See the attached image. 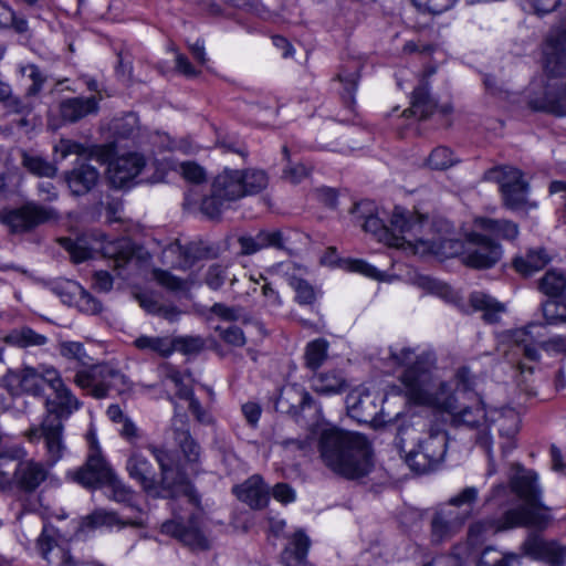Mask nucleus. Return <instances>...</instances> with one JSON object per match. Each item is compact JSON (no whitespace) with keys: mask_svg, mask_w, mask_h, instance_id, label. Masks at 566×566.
Returning <instances> with one entry per match:
<instances>
[{"mask_svg":"<svg viewBox=\"0 0 566 566\" xmlns=\"http://www.w3.org/2000/svg\"><path fill=\"white\" fill-rule=\"evenodd\" d=\"M205 254L203 249L197 243L186 247L178 242L171 243L163 250V263L170 269L188 270L195 265Z\"/></svg>","mask_w":566,"mask_h":566,"instance_id":"27","label":"nucleus"},{"mask_svg":"<svg viewBox=\"0 0 566 566\" xmlns=\"http://www.w3.org/2000/svg\"><path fill=\"white\" fill-rule=\"evenodd\" d=\"M500 436L507 441L502 444L503 453L510 452L514 447V437L520 430V416L513 409H507L497 419Z\"/></svg>","mask_w":566,"mask_h":566,"instance_id":"50","label":"nucleus"},{"mask_svg":"<svg viewBox=\"0 0 566 566\" xmlns=\"http://www.w3.org/2000/svg\"><path fill=\"white\" fill-rule=\"evenodd\" d=\"M84 524L91 527H99V526H114L118 525L120 527L124 526H133V527H144L146 526V522L144 517H127V520L123 521L118 516L116 512L113 511H104L97 510L92 514L87 515L84 520Z\"/></svg>","mask_w":566,"mask_h":566,"instance_id":"43","label":"nucleus"},{"mask_svg":"<svg viewBox=\"0 0 566 566\" xmlns=\"http://www.w3.org/2000/svg\"><path fill=\"white\" fill-rule=\"evenodd\" d=\"M179 168L182 177L187 181L192 184H201L206 181L207 174L198 164L193 161H185L180 164Z\"/></svg>","mask_w":566,"mask_h":566,"instance_id":"63","label":"nucleus"},{"mask_svg":"<svg viewBox=\"0 0 566 566\" xmlns=\"http://www.w3.org/2000/svg\"><path fill=\"white\" fill-rule=\"evenodd\" d=\"M224 281L237 283L239 279L229 266L221 263L210 264L206 274V283H222Z\"/></svg>","mask_w":566,"mask_h":566,"instance_id":"59","label":"nucleus"},{"mask_svg":"<svg viewBox=\"0 0 566 566\" xmlns=\"http://www.w3.org/2000/svg\"><path fill=\"white\" fill-rule=\"evenodd\" d=\"M22 166L32 175L38 177L52 178L56 175L57 168L43 157L27 151L22 153Z\"/></svg>","mask_w":566,"mask_h":566,"instance_id":"54","label":"nucleus"},{"mask_svg":"<svg viewBox=\"0 0 566 566\" xmlns=\"http://www.w3.org/2000/svg\"><path fill=\"white\" fill-rule=\"evenodd\" d=\"M475 228L484 231V235H488L491 239L501 238L505 240H513L518 234L517 224L509 220L479 218L475 220Z\"/></svg>","mask_w":566,"mask_h":566,"instance_id":"45","label":"nucleus"},{"mask_svg":"<svg viewBox=\"0 0 566 566\" xmlns=\"http://www.w3.org/2000/svg\"><path fill=\"white\" fill-rule=\"evenodd\" d=\"M51 291L64 304L75 306L83 313L96 314L101 311L99 301L83 285H51Z\"/></svg>","mask_w":566,"mask_h":566,"instance_id":"25","label":"nucleus"},{"mask_svg":"<svg viewBox=\"0 0 566 566\" xmlns=\"http://www.w3.org/2000/svg\"><path fill=\"white\" fill-rule=\"evenodd\" d=\"M416 430L411 427L400 428L395 442L400 451L406 452V463L420 474L429 473L437 469L444 460L448 446V434L443 428L433 424L418 439L415 448L408 452L405 450L406 438L413 434Z\"/></svg>","mask_w":566,"mask_h":566,"instance_id":"9","label":"nucleus"},{"mask_svg":"<svg viewBox=\"0 0 566 566\" xmlns=\"http://www.w3.org/2000/svg\"><path fill=\"white\" fill-rule=\"evenodd\" d=\"M65 178L72 193L83 196L97 185L99 171L86 160L78 159L74 168L66 174Z\"/></svg>","mask_w":566,"mask_h":566,"instance_id":"32","label":"nucleus"},{"mask_svg":"<svg viewBox=\"0 0 566 566\" xmlns=\"http://www.w3.org/2000/svg\"><path fill=\"white\" fill-rule=\"evenodd\" d=\"M347 387L345 377L336 370L318 373L312 378V388L324 396L342 394Z\"/></svg>","mask_w":566,"mask_h":566,"instance_id":"44","label":"nucleus"},{"mask_svg":"<svg viewBox=\"0 0 566 566\" xmlns=\"http://www.w3.org/2000/svg\"><path fill=\"white\" fill-rule=\"evenodd\" d=\"M427 287L426 292L436 294L443 298L446 302L455 305L462 312H469L472 307L474 311H482L483 318L488 323H497L500 315L506 311L504 303L499 302L494 297L484 293H473L470 296V305H468L462 295L454 291L451 285H422Z\"/></svg>","mask_w":566,"mask_h":566,"instance_id":"13","label":"nucleus"},{"mask_svg":"<svg viewBox=\"0 0 566 566\" xmlns=\"http://www.w3.org/2000/svg\"><path fill=\"white\" fill-rule=\"evenodd\" d=\"M107 488V496L117 503L125 504L132 512L133 517H144V512L138 503L134 491L125 485L116 475L104 484Z\"/></svg>","mask_w":566,"mask_h":566,"instance_id":"40","label":"nucleus"},{"mask_svg":"<svg viewBox=\"0 0 566 566\" xmlns=\"http://www.w3.org/2000/svg\"><path fill=\"white\" fill-rule=\"evenodd\" d=\"M310 546V537L303 531L295 532L292 536L289 546H286L282 553V560L284 565L314 566L307 560Z\"/></svg>","mask_w":566,"mask_h":566,"instance_id":"39","label":"nucleus"},{"mask_svg":"<svg viewBox=\"0 0 566 566\" xmlns=\"http://www.w3.org/2000/svg\"><path fill=\"white\" fill-rule=\"evenodd\" d=\"M148 450L154 455L160 469V485L165 490H172L175 486L182 484L184 476L180 472L175 468L174 460L171 453L156 446H148Z\"/></svg>","mask_w":566,"mask_h":566,"instance_id":"37","label":"nucleus"},{"mask_svg":"<svg viewBox=\"0 0 566 566\" xmlns=\"http://www.w3.org/2000/svg\"><path fill=\"white\" fill-rule=\"evenodd\" d=\"M549 261V256L544 249H530L524 255H516L513 261L514 270L526 279L541 271Z\"/></svg>","mask_w":566,"mask_h":566,"instance_id":"41","label":"nucleus"},{"mask_svg":"<svg viewBox=\"0 0 566 566\" xmlns=\"http://www.w3.org/2000/svg\"><path fill=\"white\" fill-rule=\"evenodd\" d=\"M3 105L9 113L29 115L38 103L34 99H29L25 95L23 98L13 96L12 92L9 97L3 99Z\"/></svg>","mask_w":566,"mask_h":566,"instance_id":"60","label":"nucleus"},{"mask_svg":"<svg viewBox=\"0 0 566 566\" xmlns=\"http://www.w3.org/2000/svg\"><path fill=\"white\" fill-rule=\"evenodd\" d=\"M505 526L509 530L522 526L544 530L549 525L552 516L539 499L538 504L524 503V505L505 511Z\"/></svg>","mask_w":566,"mask_h":566,"instance_id":"20","label":"nucleus"},{"mask_svg":"<svg viewBox=\"0 0 566 566\" xmlns=\"http://www.w3.org/2000/svg\"><path fill=\"white\" fill-rule=\"evenodd\" d=\"M516 472L510 478L512 491L525 504H538L542 496V490L538 484V475L532 470H525L516 464Z\"/></svg>","mask_w":566,"mask_h":566,"instance_id":"30","label":"nucleus"},{"mask_svg":"<svg viewBox=\"0 0 566 566\" xmlns=\"http://www.w3.org/2000/svg\"><path fill=\"white\" fill-rule=\"evenodd\" d=\"M126 470L129 476L142 484L146 491L156 486V472L151 462L138 450L127 459Z\"/></svg>","mask_w":566,"mask_h":566,"instance_id":"35","label":"nucleus"},{"mask_svg":"<svg viewBox=\"0 0 566 566\" xmlns=\"http://www.w3.org/2000/svg\"><path fill=\"white\" fill-rule=\"evenodd\" d=\"M505 512L499 518H485L472 523L468 531V539L472 545L480 544L489 534L507 531Z\"/></svg>","mask_w":566,"mask_h":566,"instance_id":"47","label":"nucleus"},{"mask_svg":"<svg viewBox=\"0 0 566 566\" xmlns=\"http://www.w3.org/2000/svg\"><path fill=\"white\" fill-rule=\"evenodd\" d=\"M458 161L459 159L450 148L439 146L430 153L427 159V165L429 168L434 170H446L454 166Z\"/></svg>","mask_w":566,"mask_h":566,"instance_id":"55","label":"nucleus"},{"mask_svg":"<svg viewBox=\"0 0 566 566\" xmlns=\"http://www.w3.org/2000/svg\"><path fill=\"white\" fill-rule=\"evenodd\" d=\"M321 264L338 266L348 272L359 273L373 281L385 282L392 280L391 275L378 270L376 266L361 259H340L334 247H331L325 251L321 258Z\"/></svg>","mask_w":566,"mask_h":566,"instance_id":"23","label":"nucleus"},{"mask_svg":"<svg viewBox=\"0 0 566 566\" xmlns=\"http://www.w3.org/2000/svg\"><path fill=\"white\" fill-rule=\"evenodd\" d=\"M313 403L314 400L308 391L300 385L292 384L281 389L275 401V408L282 413H287L296 418Z\"/></svg>","mask_w":566,"mask_h":566,"instance_id":"26","label":"nucleus"},{"mask_svg":"<svg viewBox=\"0 0 566 566\" xmlns=\"http://www.w3.org/2000/svg\"><path fill=\"white\" fill-rule=\"evenodd\" d=\"M241 253L250 255L265 248L283 249L284 238L280 230L265 231L262 230L256 235H242L238 239Z\"/></svg>","mask_w":566,"mask_h":566,"instance_id":"36","label":"nucleus"},{"mask_svg":"<svg viewBox=\"0 0 566 566\" xmlns=\"http://www.w3.org/2000/svg\"><path fill=\"white\" fill-rule=\"evenodd\" d=\"M538 287L547 296L542 304L546 323L549 325L566 323V285H538Z\"/></svg>","mask_w":566,"mask_h":566,"instance_id":"29","label":"nucleus"},{"mask_svg":"<svg viewBox=\"0 0 566 566\" xmlns=\"http://www.w3.org/2000/svg\"><path fill=\"white\" fill-rule=\"evenodd\" d=\"M479 493L478 488L465 486L436 509L430 518L429 538L432 545L447 543L461 532L473 515Z\"/></svg>","mask_w":566,"mask_h":566,"instance_id":"8","label":"nucleus"},{"mask_svg":"<svg viewBox=\"0 0 566 566\" xmlns=\"http://www.w3.org/2000/svg\"><path fill=\"white\" fill-rule=\"evenodd\" d=\"M525 555L542 560L549 566H563L566 558V548L557 542L546 541L539 535L532 534L523 543Z\"/></svg>","mask_w":566,"mask_h":566,"instance_id":"22","label":"nucleus"},{"mask_svg":"<svg viewBox=\"0 0 566 566\" xmlns=\"http://www.w3.org/2000/svg\"><path fill=\"white\" fill-rule=\"evenodd\" d=\"M11 379L18 384L20 389L34 397H40L44 392V387L41 382V376L36 368L25 366L22 369L13 373Z\"/></svg>","mask_w":566,"mask_h":566,"instance_id":"49","label":"nucleus"},{"mask_svg":"<svg viewBox=\"0 0 566 566\" xmlns=\"http://www.w3.org/2000/svg\"><path fill=\"white\" fill-rule=\"evenodd\" d=\"M59 219V211L53 207L29 201L23 206L8 210L2 214V221L12 233H24L49 221Z\"/></svg>","mask_w":566,"mask_h":566,"instance_id":"15","label":"nucleus"},{"mask_svg":"<svg viewBox=\"0 0 566 566\" xmlns=\"http://www.w3.org/2000/svg\"><path fill=\"white\" fill-rule=\"evenodd\" d=\"M174 352H180L185 355L200 353L205 347V340L200 336H178L171 338Z\"/></svg>","mask_w":566,"mask_h":566,"instance_id":"58","label":"nucleus"},{"mask_svg":"<svg viewBox=\"0 0 566 566\" xmlns=\"http://www.w3.org/2000/svg\"><path fill=\"white\" fill-rule=\"evenodd\" d=\"M374 210L373 202L363 201L354 207L353 213L363 221L361 227L366 232L389 247L439 256L454 255L462 249L460 242L447 235L449 228L443 220L429 223L428 216L397 206L389 223H386Z\"/></svg>","mask_w":566,"mask_h":566,"instance_id":"1","label":"nucleus"},{"mask_svg":"<svg viewBox=\"0 0 566 566\" xmlns=\"http://www.w3.org/2000/svg\"><path fill=\"white\" fill-rule=\"evenodd\" d=\"M389 357L394 360L395 364L399 366H407L406 370L400 377V380L405 386V394L410 401L413 402V398L410 395V389L412 385L417 386L420 382L419 377L423 371H426L429 376V391H432L437 387L433 384L432 375L430 371L431 363L429 360V355L423 353L416 354L413 349L408 347H390Z\"/></svg>","mask_w":566,"mask_h":566,"instance_id":"16","label":"nucleus"},{"mask_svg":"<svg viewBox=\"0 0 566 566\" xmlns=\"http://www.w3.org/2000/svg\"><path fill=\"white\" fill-rule=\"evenodd\" d=\"M328 342L324 338H316L310 342L304 352L305 366L311 370L318 369L328 356Z\"/></svg>","mask_w":566,"mask_h":566,"instance_id":"53","label":"nucleus"},{"mask_svg":"<svg viewBox=\"0 0 566 566\" xmlns=\"http://www.w3.org/2000/svg\"><path fill=\"white\" fill-rule=\"evenodd\" d=\"M469 376V369L461 368L458 370L457 379L459 384L454 394L446 382H440L438 387L429 391V376L423 371L419 377L420 382L417 386L412 385L410 389L413 403L432 407L449 413L451 422L455 427L464 426L470 429L486 428L489 426V417L483 402L479 398L474 399L470 405L459 403L460 395L468 390L467 381Z\"/></svg>","mask_w":566,"mask_h":566,"instance_id":"2","label":"nucleus"},{"mask_svg":"<svg viewBox=\"0 0 566 566\" xmlns=\"http://www.w3.org/2000/svg\"><path fill=\"white\" fill-rule=\"evenodd\" d=\"M378 401V396L368 389L356 388L346 396L347 412L358 422L376 424L380 413Z\"/></svg>","mask_w":566,"mask_h":566,"instance_id":"19","label":"nucleus"},{"mask_svg":"<svg viewBox=\"0 0 566 566\" xmlns=\"http://www.w3.org/2000/svg\"><path fill=\"white\" fill-rule=\"evenodd\" d=\"M437 109L438 105L431 98L427 83H421L415 88L411 97V106L403 112V115H413L419 119H426Z\"/></svg>","mask_w":566,"mask_h":566,"instance_id":"42","label":"nucleus"},{"mask_svg":"<svg viewBox=\"0 0 566 566\" xmlns=\"http://www.w3.org/2000/svg\"><path fill=\"white\" fill-rule=\"evenodd\" d=\"M164 174L153 159H146L138 153L123 155L113 160L107 169L109 184L117 189L137 184H156Z\"/></svg>","mask_w":566,"mask_h":566,"instance_id":"10","label":"nucleus"},{"mask_svg":"<svg viewBox=\"0 0 566 566\" xmlns=\"http://www.w3.org/2000/svg\"><path fill=\"white\" fill-rule=\"evenodd\" d=\"M59 243L64 248L73 262L80 263L93 258V253L101 250L104 258L112 263L114 275L108 270H98L95 272L97 283H112L116 279H124V270L133 262H138L145 258L147 252L137 247L128 238H118L113 241L102 242L94 240L91 242L86 235L72 238H60Z\"/></svg>","mask_w":566,"mask_h":566,"instance_id":"6","label":"nucleus"},{"mask_svg":"<svg viewBox=\"0 0 566 566\" xmlns=\"http://www.w3.org/2000/svg\"><path fill=\"white\" fill-rule=\"evenodd\" d=\"M171 430L174 440L182 452L185 460L188 463L197 464L200 460L201 447L190 433L187 416L175 413L171 419Z\"/></svg>","mask_w":566,"mask_h":566,"instance_id":"28","label":"nucleus"},{"mask_svg":"<svg viewBox=\"0 0 566 566\" xmlns=\"http://www.w3.org/2000/svg\"><path fill=\"white\" fill-rule=\"evenodd\" d=\"M172 512L174 518L161 524V533L177 538L191 549H208L209 542L201 531L199 514L192 512L185 523L184 517L175 507H172Z\"/></svg>","mask_w":566,"mask_h":566,"instance_id":"17","label":"nucleus"},{"mask_svg":"<svg viewBox=\"0 0 566 566\" xmlns=\"http://www.w3.org/2000/svg\"><path fill=\"white\" fill-rule=\"evenodd\" d=\"M19 72L31 82L25 88V96L29 99H34L39 104L41 92L49 80L48 73L33 63L20 65Z\"/></svg>","mask_w":566,"mask_h":566,"instance_id":"48","label":"nucleus"},{"mask_svg":"<svg viewBox=\"0 0 566 566\" xmlns=\"http://www.w3.org/2000/svg\"><path fill=\"white\" fill-rule=\"evenodd\" d=\"M318 451L324 464L343 476L354 479L370 471V446L358 432L326 428L319 434Z\"/></svg>","mask_w":566,"mask_h":566,"instance_id":"5","label":"nucleus"},{"mask_svg":"<svg viewBox=\"0 0 566 566\" xmlns=\"http://www.w3.org/2000/svg\"><path fill=\"white\" fill-rule=\"evenodd\" d=\"M268 177L259 169L224 168L213 180L211 195L202 199L201 211L209 218L219 217L233 201L263 190Z\"/></svg>","mask_w":566,"mask_h":566,"instance_id":"7","label":"nucleus"},{"mask_svg":"<svg viewBox=\"0 0 566 566\" xmlns=\"http://www.w3.org/2000/svg\"><path fill=\"white\" fill-rule=\"evenodd\" d=\"M277 271L290 283H306L307 270L294 262H283L279 264Z\"/></svg>","mask_w":566,"mask_h":566,"instance_id":"61","label":"nucleus"},{"mask_svg":"<svg viewBox=\"0 0 566 566\" xmlns=\"http://www.w3.org/2000/svg\"><path fill=\"white\" fill-rule=\"evenodd\" d=\"M25 457L27 451L22 447H13L0 452V490L12 486L15 464Z\"/></svg>","mask_w":566,"mask_h":566,"instance_id":"46","label":"nucleus"},{"mask_svg":"<svg viewBox=\"0 0 566 566\" xmlns=\"http://www.w3.org/2000/svg\"><path fill=\"white\" fill-rule=\"evenodd\" d=\"M133 295L139 305L150 314L161 315L170 322L176 321L179 316L177 307L165 303L163 296L158 293L136 290Z\"/></svg>","mask_w":566,"mask_h":566,"instance_id":"38","label":"nucleus"},{"mask_svg":"<svg viewBox=\"0 0 566 566\" xmlns=\"http://www.w3.org/2000/svg\"><path fill=\"white\" fill-rule=\"evenodd\" d=\"M46 460V458L44 457ZM48 467H52L41 461H36L34 459H22L17 462L12 486H15L18 490L24 493L34 492L49 476Z\"/></svg>","mask_w":566,"mask_h":566,"instance_id":"21","label":"nucleus"},{"mask_svg":"<svg viewBox=\"0 0 566 566\" xmlns=\"http://www.w3.org/2000/svg\"><path fill=\"white\" fill-rule=\"evenodd\" d=\"M484 178L500 185L503 202L511 210L523 208L527 201L528 186L521 170L510 167H496L488 170Z\"/></svg>","mask_w":566,"mask_h":566,"instance_id":"14","label":"nucleus"},{"mask_svg":"<svg viewBox=\"0 0 566 566\" xmlns=\"http://www.w3.org/2000/svg\"><path fill=\"white\" fill-rule=\"evenodd\" d=\"M233 493L253 510L265 507L270 500V488L258 474L250 476L242 484L235 485Z\"/></svg>","mask_w":566,"mask_h":566,"instance_id":"31","label":"nucleus"},{"mask_svg":"<svg viewBox=\"0 0 566 566\" xmlns=\"http://www.w3.org/2000/svg\"><path fill=\"white\" fill-rule=\"evenodd\" d=\"M115 473L98 450H94L86 463L74 474V480L86 488H97L109 481Z\"/></svg>","mask_w":566,"mask_h":566,"instance_id":"24","label":"nucleus"},{"mask_svg":"<svg viewBox=\"0 0 566 566\" xmlns=\"http://www.w3.org/2000/svg\"><path fill=\"white\" fill-rule=\"evenodd\" d=\"M544 70L548 81L541 94H534L528 105L534 111L566 116V15L549 29L544 46Z\"/></svg>","mask_w":566,"mask_h":566,"instance_id":"4","label":"nucleus"},{"mask_svg":"<svg viewBox=\"0 0 566 566\" xmlns=\"http://www.w3.org/2000/svg\"><path fill=\"white\" fill-rule=\"evenodd\" d=\"M73 381L96 399L106 398L111 391L120 395L132 388L129 379L118 369L107 364L93 365L90 368L78 370Z\"/></svg>","mask_w":566,"mask_h":566,"instance_id":"11","label":"nucleus"},{"mask_svg":"<svg viewBox=\"0 0 566 566\" xmlns=\"http://www.w3.org/2000/svg\"><path fill=\"white\" fill-rule=\"evenodd\" d=\"M178 397L189 401V410L198 422L207 426L213 423V417L209 411L202 408L200 401L195 397L192 388L180 389Z\"/></svg>","mask_w":566,"mask_h":566,"instance_id":"56","label":"nucleus"},{"mask_svg":"<svg viewBox=\"0 0 566 566\" xmlns=\"http://www.w3.org/2000/svg\"><path fill=\"white\" fill-rule=\"evenodd\" d=\"M491 549L484 551L478 566H521V557L514 553H497L491 557Z\"/></svg>","mask_w":566,"mask_h":566,"instance_id":"57","label":"nucleus"},{"mask_svg":"<svg viewBox=\"0 0 566 566\" xmlns=\"http://www.w3.org/2000/svg\"><path fill=\"white\" fill-rule=\"evenodd\" d=\"M99 101L96 96L65 98L60 103V115L64 122L76 123L88 115L97 114Z\"/></svg>","mask_w":566,"mask_h":566,"instance_id":"34","label":"nucleus"},{"mask_svg":"<svg viewBox=\"0 0 566 566\" xmlns=\"http://www.w3.org/2000/svg\"><path fill=\"white\" fill-rule=\"evenodd\" d=\"M83 402L65 386L53 391L44 402L45 413L40 423L31 424L22 437L31 444L42 442L46 462L55 465L69 452L64 422L80 410Z\"/></svg>","mask_w":566,"mask_h":566,"instance_id":"3","label":"nucleus"},{"mask_svg":"<svg viewBox=\"0 0 566 566\" xmlns=\"http://www.w3.org/2000/svg\"><path fill=\"white\" fill-rule=\"evenodd\" d=\"M54 151L60 154L62 159L70 155L92 156V151L86 146L71 139H61L54 146Z\"/></svg>","mask_w":566,"mask_h":566,"instance_id":"62","label":"nucleus"},{"mask_svg":"<svg viewBox=\"0 0 566 566\" xmlns=\"http://www.w3.org/2000/svg\"><path fill=\"white\" fill-rule=\"evenodd\" d=\"M60 353L62 356L75 359L83 365H85L90 358L83 345L78 342H63L60 346Z\"/></svg>","mask_w":566,"mask_h":566,"instance_id":"64","label":"nucleus"},{"mask_svg":"<svg viewBox=\"0 0 566 566\" xmlns=\"http://www.w3.org/2000/svg\"><path fill=\"white\" fill-rule=\"evenodd\" d=\"M547 336V327L543 323H531L526 327L514 332V342L522 347L523 355L531 361H537L541 357L538 348L541 340Z\"/></svg>","mask_w":566,"mask_h":566,"instance_id":"33","label":"nucleus"},{"mask_svg":"<svg viewBox=\"0 0 566 566\" xmlns=\"http://www.w3.org/2000/svg\"><path fill=\"white\" fill-rule=\"evenodd\" d=\"M36 547L43 559L51 566H77L78 562L70 552V543L61 538L57 530L45 524L36 541Z\"/></svg>","mask_w":566,"mask_h":566,"instance_id":"18","label":"nucleus"},{"mask_svg":"<svg viewBox=\"0 0 566 566\" xmlns=\"http://www.w3.org/2000/svg\"><path fill=\"white\" fill-rule=\"evenodd\" d=\"M449 228L448 237L457 240L461 243L462 249L454 256L463 253L462 262L463 264L473 268V269H489L495 265L502 258L503 249L500 243H497L494 239L489 238L482 233L472 232L467 238V243L464 244L461 240L457 239L451 228L450 223L443 220ZM438 259H449V256H439L434 255ZM453 258V255H450Z\"/></svg>","mask_w":566,"mask_h":566,"instance_id":"12","label":"nucleus"},{"mask_svg":"<svg viewBox=\"0 0 566 566\" xmlns=\"http://www.w3.org/2000/svg\"><path fill=\"white\" fill-rule=\"evenodd\" d=\"M6 343L21 348L32 346H43L48 342V337L34 332L30 327H21L11 331L6 337Z\"/></svg>","mask_w":566,"mask_h":566,"instance_id":"52","label":"nucleus"},{"mask_svg":"<svg viewBox=\"0 0 566 566\" xmlns=\"http://www.w3.org/2000/svg\"><path fill=\"white\" fill-rule=\"evenodd\" d=\"M134 346L139 350L155 353L161 357H168L174 353V344L168 336L140 335L134 340Z\"/></svg>","mask_w":566,"mask_h":566,"instance_id":"51","label":"nucleus"}]
</instances>
